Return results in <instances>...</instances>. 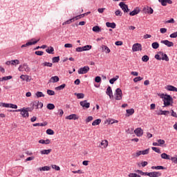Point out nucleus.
I'll return each mask as SVG.
<instances>
[{"label": "nucleus", "mask_w": 177, "mask_h": 177, "mask_svg": "<svg viewBox=\"0 0 177 177\" xmlns=\"http://www.w3.org/2000/svg\"><path fill=\"white\" fill-rule=\"evenodd\" d=\"M161 98H162V101L164 102V107L171 106L173 104V97L169 95L161 94Z\"/></svg>", "instance_id": "obj_1"}, {"label": "nucleus", "mask_w": 177, "mask_h": 177, "mask_svg": "<svg viewBox=\"0 0 177 177\" xmlns=\"http://www.w3.org/2000/svg\"><path fill=\"white\" fill-rule=\"evenodd\" d=\"M123 93L121 92V89L117 88L115 89V93H114V95H113V97L115 100H121V98H122Z\"/></svg>", "instance_id": "obj_2"}, {"label": "nucleus", "mask_w": 177, "mask_h": 177, "mask_svg": "<svg viewBox=\"0 0 177 177\" xmlns=\"http://www.w3.org/2000/svg\"><path fill=\"white\" fill-rule=\"evenodd\" d=\"M38 41H39V39L37 40V39H32L29 40V41H28V43L21 45V48H27L28 46L37 44V43H38Z\"/></svg>", "instance_id": "obj_3"}, {"label": "nucleus", "mask_w": 177, "mask_h": 177, "mask_svg": "<svg viewBox=\"0 0 177 177\" xmlns=\"http://www.w3.org/2000/svg\"><path fill=\"white\" fill-rule=\"evenodd\" d=\"M88 71H89V66H83L79 68V70L77 71V73L79 75H84L88 73Z\"/></svg>", "instance_id": "obj_4"}, {"label": "nucleus", "mask_w": 177, "mask_h": 177, "mask_svg": "<svg viewBox=\"0 0 177 177\" xmlns=\"http://www.w3.org/2000/svg\"><path fill=\"white\" fill-rule=\"evenodd\" d=\"M33 111V107L30 108H21L17 110H10V112H32Z\"/></svg>", "instance_id": "obj_5"}, {"label": "nucleus", "mask_w": 177, "mask_h": 177, "mask_svg": "<svg viewBox=\"0 0 177 177\" xmlns=\"http://www.w3.org/2000/svg\"><path fill=\"white\" fill-rule=\"evenodd\" d=\"M18 70L20 72L26 71L28 73L30 71V68L28 66V64H23V65L19 66Z\"/></svg>", "instance_id": "obj_6"}, {"label": "nucleus", "mask_w": 177, "mask_h": 177, "mask_svg": "<svg viewBox=\"0 0 177 177\" xmlns=\"http://www.w3.org/2000/svg\"><path fill=\"white\" fill-rule=\"evenodd\" d=\"M118 6H120V8H122V10L124 13H129V8L127 7V5L124 3V2H120V3L118 4Z\"/></svg>", "instance_id": "obj_7"}, {"label": "nucleus", "mask_w": 177, "mask_h": 177, "mask_svg": "<svg viewBox=\"0 0 177 177\" xmlns=\"http://www.w3.org/2000/svg\"><path fill=\"white\" fill-rule=\"evenodd\" d=\"M143 176H147L149 177H160V176H161V173H160L159 171H152V172H149L148 174H145Z\"/></svg>", "instance_id": "obj_8"}, {"label": "nucleus", "mask_w": 177, "mask_h": 177, "mask_svg": "<svg viewBox=\"0 0 177 177\" xmlns=\"http://www.w3.org/2000/svg\"><path fill=\"white\" fill-rule=\"evenodd\" d=\"M80 104L84 109H89V106H91V104L89 102H88L87 100H83V101L80 102Z\"/></svg>", "instance_id": "obj_9"}, {"label": "nucleus", "mask_w": 177, "mask_h": 177, "mask_svg": "<svg viewBox=\"0 0 177 177\" xmlns=\"http://www.w3.org/2000/svg\"><path fill=\"white\" fill-rule=\"evenodd\" d=\"M142 50V46L140 44H135L133 47H131V50L133 52H138Z\"/></svg>", "instance_id": "obj_10"}, {"label": "nucleus", "mask_w": 177, "mask_h": 177, "mask_svg": "<svg viewBox=\"0 0 177 177\" xmlns=\"http://www.w3.org/2000/svg\"><path fill=\"white\" fill-rule=\"evenodd\" d=\"M161 44L165 45L167 47L171 48L174 46V44L173 42L168 41V40H162Z\"/></svg>", "instance_id": "obj_11"}, {"label": "nucleus", "mask_w": 177, "mask_h": 177, "mask_svg": "<svg viewBox=\"0 0 177 177\" xmlns=\"http://www.w3.org/2000/svg\"><path fill=\"white\" fill-rule=\"evenodd\" d=\"M79 18H77V17H75L72 19H70L67 21H66L64 23H63V26L64 25H69L70 24L73 23V22H75V21L78 20Z\"/></svg>", "instance_id": "obj_12"}, {"label": "nucleus", "mask_w": 177, "mask_h": 177, "mask_svg": "<svg viewBox=\"0 0 177 177\" xmlns=\"http://www.w3.org/2000/svg\"><path fill=\"white\" fill-rule=\"evenodd\" d=\"M134 133L136 136L141 137L143 135V130H142L140 128H137L135 129Z\"/></svg>", "instance_id": "obj_13"}, {"label": "nucleus", "mask_w": 177, "mask_h": 177, "mask_svg": "<svg viewBox=\"0 0 177 177\" xmlns=\"http://www.w3.org/2000/svg\"><path fill=\"white\" fill-rule=\"evenodd\" d=\"M139 12H140V10L139 8H136L135 10H133V11L130 12L129 15L131 17L136 16L138 14H139Z\"/></svg>", "instance_id": "obj_14"}, {"label": "nucleus", "mask_w": 177, "mask_h": 177, "mask_svg": "<svg viewBox=\"0 0 177 177\" xmlns=\"http://www.w3.org/2000/svg\"><path fill=\"white\" fill-rule=\"evenodd\" d=\"M105 93L108 96L110 97V99H113V91L111 90V86H108L106 88V91Z\"/></svg>", "instance_id": "obj_15"}, {"label": "nucleus", "mask_w": 177, "mask_h": 177, "mask_svg": "<svg viewBox=\"0 0 177 177\" xmlns=\"http://www.w3.org/2000/svg\"><path fill=\"white\" fill-rule=\"evenodd\" d=\"M77 115L76 114H71L70 115H67L66 116V120H77Z\"/></svg>", "instance_id": "obj_16"}, {"label": "nucleus", "mask_w": 177, "mask_h": 177, "mask_svg": "<svg viewBox=\"0 0 177 177\" xmlns=\"http://www.w3.org/2000/svg\"><path fill=\"white\" fill-rule=\"evenodd\" d=\"M156 55H160V57H162V60H165V62H168L169 60L167 55L164 54L162 52H158V54Z\"/></svg>", "instance_id": "obj_17"}, {"label": "nucleus", "mask_w": 177, "mask_h": 177, "mask_svg": "<svg viewBox=\"0 0 177 177\" xmlns=\"http://www.w3.org/2000/svg\"><path fill=\"white\" fill-rule=\"evenodd\" d=\"M162 6H167V3L171 4V0H158Z\"/></svg>", "instance_id": "obj_18"}, {"label": "nucleus", "mask_w": 177, "mask_h": 177, "mask_svg": "<svg viewBox=\"0 0 177 177\" xmlns=\"http://www.w3.org/2000/svg\"><path fill=\"white\" fill-rule=\"evenodd\" d=\"M169 114H170V111H162L160 110L158 113H156V115H168Z\"/></svg>", "instance_id": "obj_19"}, {"label": "nucleus", "mask_w": 177, "mask_h": 177, "mask_svg": "<svg viewBox=\"0 0 177 177\" xmlns=\"http://www.w3.org/2000/svg\"><path fill=\"white\" fill-rule=\"evenodd\" d=\"M165 89H167V91L172 92L177 91V88L170 85L165 86Z\"/></svg>", "instance_id": "obj_20"}, {"label": "nucleus", "mask_w": 177, "mask_h": 177, "mask_svg": "<svg viewBox=\"0 0 177 177\" xmlns=\"http://www.w3.org/2000/svg\"><path fill=\"white\" fill-rule=\"evenodd\" d=\"M33 106H35L36 107V109H41L42 106H43V104H42V102H35L33 103Z\"/></svg>", "instance_id": "obj_21"}, {"label": "nucleus", "mask_w": 177, "mask_h": 177, "mask_svg": "<svg viewBox=\"0 0 177 177\" xmlns=\"http://www.w3.org/2000/svg\"><path fill=\"white\" fill-rule=\"evenodd\" d=\"M29 78H30L29 75H20V79H21V80L23 81H26L29 82L30 81Z\"/></svg>", "instance_id": "obj_22"}, {"label": "nucleus", "mask_w": 177, "mask_h": 177, "mask_svg": "<svg viewBox=\"0 0 177 177\" xmlns=\"http://www.w3.org/2000/svg\"><path fill=\"white\" fill-rule=\"evenodd\" d=\"M45 52H46V53H48L50 55H53L54 54V48L53 46H50L48 47V48H46L45 50Z\"/></svg>", "instance_id": "obj_23"}, {"label": "nucleus", "mask_w": 177, "mask_h": 177, "mask_svg": "<svg viewBox=\"0 0 177 177\" xmlns=\"http://www.w3.org/2000/svg\"><path fill=\"white\" fill-rule=\"evenodd\" d=\"M59 80V78H58V76H54L51 77L50 79V83H57Z\"/></svg>", "instance_id": "obj_24"}, {"label": "nucleus", "mask_w": 177, "mask_h": 177, "mask_svg": "<svg viewBox=\"0 0 177 177\" xmlns=\"http://www.w3.org/2000/svg\"><path fill=\"white\" fill-rule=\"evenodd\" d=\"M92 31L93 32H97V33L101 32V28L98 26H93V28H92Z\"/></svg>", "instance_id": "obj_25"}, {"label": "nucleus", "mask_w": 177, "mask_h": 177, "mask_svg": "<svg viewBox=\"0 0 177 177\" xmlns=\"http://www.w3.org/2000/svg\"><path fill=\"white\" fill-rule=\"evenodd\" d=\"M151 169H156V170H165V169H167V168H165V167H164L162 166H156V167L152 166L151 167Z\"/></svg>", "instance_id": "obj_26"}, {"label": "nucleus", "mask_w": 177, "mask_h": 177, "mask_svg": "<svg viewBox=\"0 0 177 177\" xmlns=\"http://www.w3.org/2000/svg\"><path fill=\"white\" fill-rule=\"evenodd\" d=\"M52 149H44L42 151H41V155H48L50 154V153H51Z\"/></svg>", "instance_id": "obj_27"}, {"label": "nucleus", "mask_w": 177, "mask_h": 177, "mask_svg": "<svg viewBox=\"0 0 177 177\" xmlns=\"http://www.w3.org/2000/svg\"><path fill=\"white\" fill-rule=\"evenodd\" d=\"M39 144H41V145H50V140H48V139H46V140H40L39 141Z\"/></svg>", "instance_id": "obj_28"}, {"label": "nucleus", "mask_w": 177, "mask_h": 177, "mask_svg": "<svg viewBox=\"0 0 177 177\" xmlns=\"http://www.w3.org/2000/svg\"><path fill=\"white\" fill-rule=\"evenodd\" d=\"M136 153H142V154H143V156L148 155V153H149V149H147L143 150V151H136Z\"/></svg>", "instance_id": "obj_29"}, {"label": "nucleus", "mask_w": 177, "mask_h": 177, "mask_svg": "<svg viewBox=\"0 0 177 177\" xmlns=\"http://www.w3.org/2000/svg\"><path fill=\"white\" fill-rule=\"evenodd\" d=\"M105 26L113 29L115 28V24L114 23L106 22L105 23Z\"/></svg>", "instance_id": "obj_30"}, {"label": "nucleus", "mask_w": 177, "mask_h": 177, "mask_svg": "<svg viewBox=\"0 0 177 177\" xmlns=\"http://www.w3.org/2000/svg\"><path fill=\"white\" fill-rule=\"evenodd\" d=\"M100 124H101V119H97V120H93V122H92V126H93V127L100 125Z\"/></svg>", "instance_id": "obj_31"}, {"label": "nucleus", "mask_w": 177, "mask_h": 177, "mask_svg": "<svg viewBox=\"0 0 177 177\" xmlns=\"http://www.w3.org/2000/svg\"><path fill=\"white\" fill-rule=\"evenodd\" d=\"M11 64V66H16L20 64V62L18 59L8 61Z\"/></svg>", "instance_id": "obj_32"}, {"label": "nucleus", "mask_w": 177, "mask_h": 177, "mask_svg": "<svg viewBox=\"0 0 177 177\" xmlns=\"http://www.w3.org/2000/svg\"><path fill=\"white\" fill-rule=\"evenodd\" d=\"M4 108H10V109H17V105L14 104H10L7 106H3Z\"/></svg>", "instance_id": "obj_33"}, {"label": "nucleus", "mask_w": 177, "mask_h": 177, "mask_svg": "<svg viewBox=\"0 0 177 177\" xmlns=\"http://www.w3.org/2000/svg\"><path fill=\"white\" fill-rule=\"evenodd\" d=\"M47 123L46 122H44V123H36V124H33L32 126L34 127H45L46 126Z\"/></svg>", "instance_id": "obj_34"}, {"label": "nucleus", "mask_w": 177, "mask_h": 177, "mask_svg": "<svg viewBox=\"0 0 177 177\" xmlns=\"http://www.w3.org/2000/svg\"><path fill=\"white\" fill-rule=\"evenodd\" d=\"M41 66H42V67H53V64L50 62H44L41 64Z\"/></svg>", "instance_id": "obj_35"}, {"label": "nucleus", "mask_w": 177, "mask_h": 177, "mask_svg": "<svg viewBox=\"0 0 177 177\" xmlns=\"http://www.w3.org/2000/svg\"><path fill=\"white\" fill-rule=\"evenodd\" d=\"M20 112V115H21V117L23 118H28L29 117V113L27 111H19Z\"/></svg>", "instance_id": "obj_36"}, {"label": "nucleus", "mask_w": 177, "mask_h": 177, "mask_svg": "<svg viewBox=\"0 0 177 177\" xmlns=\"http://www.w3.org/2000/svg\"><path fill=\"white\" fill-rule=\"evenodd\" d=\"M161 158L164 160H170V156L167 155V153H161Z\"/></svg>", "instance_id": "obj_37"}, {"label": "nucleus", "mask_w": 177, "mask_h": 177, "mask_svg": "<svg viewBox=\"0 0 177 177\" xmlns=\"http://www.w3.org/2000/svg\"><path fill=\"white\" fill-rule=\"evenodd\" d=\"M102 51H104L105 53L108 54L110 53L111 50L110 48H108L106 46L102 45Z\"/></svg>", "instance_id": "obj_38"}, {"label": "nucleus", "mask_w": 177, "mask_h": 177, "mask_svg": "<svg viewBox=\"0 0 177 177\" xmlns=\"http://www.w3.org/2000/svg\"><path fill=\"white\" fill-rule=\"evenodd\" d=\"M39 169L41 171H50V167H48V166H44V167H39Z\"/></svg>", "instance_id": "obj_39"}, {"label": "nucleus", "mask_w": 177, "mask_h": 177, "mask_svg": "<svg viewBox=\"0 0 177 177\" xmlns=\"http://www.w3.org/2000/svg\"><path fill=\"white\" fill-rule=\"evenodd\" d=\"M151 46L153 49H158V48L160 47V44H158V42H153L152 43Z\"/></svg>", "instance_id": "obj_40"}, {"label": "nucleus", "mask_w": 177, "mask_h": 177, "mask_svg": "<svg viewBox=\"0 0 177 177\" xmlns=\"http://www.w3.org/2000/svg\"><path fill=\"white\" fill-rule=\"evenodd\" d=\"M126 113H127L129 115H133V113H135V110L133 109H127L126 110Z\"/></svg>", "instance_id": "obj_41"}, {"label": "nucleus", "mask_w": 177, "mask_h": 177, "mask_svg": "<svg viewBox=\"0 0 177 177\" xmlns=\"http://www.w3.org/2000/svg\"><path fill=\"white\" fill-rule=\"evenodd\" d=\"M65 87H66V84H63L61 86H58L55 87V90L56 91H62V90L64 89Z\"/></svg>", "instance_id": "obj_42"}, {"label": "nucleus", "mask_w": 177, "mask_h": 177, "mask_svg": "<svg viewBox=\"0 0 177 177\" xmlns=\"http://www.w3.org/2000/svg\"><path fill=\"white\" fill-rule=\"evenodd\" d=\"M35 95H36V97H38V98L45 97L44 93H42V92H41V91L36 92V94H35Z\"/></svg>", "instance_id": "obj_43"}, {"label": "nucleus", "mask_w": 177, "mask_h": 177, "mask_svg": "<svg viewBox=\"0 0 177 177\" xmlns=\"http://www.w3.org/2000/svg\"><path fill=\"white\" fill-rule=\"evenodd\" d=\"M89 14H91V12L83 13V14H82V15H80L79 16H76L75 17H77V19H80V18L84 17L85 16H88Z\"/></svg>", "instance_id": "obj_44"}, {"label": "nucleus", "mask_w": 177, "mask_h": 177, "mask_svg": "<svg viewBox=\"0 0 177 177\" xmlns=\"http://www.w3.org/2000/svg\"><path fill=\"white\" fill-rule=\"evenodd\" d=\"M75 95H76L77 99H83L85 97V95L83 93H75Z\"/></svg>", "instance_id": "obj_45"}, {"label": "nucleus", "mask_w": 177, "mask_h": 177, "mask_svg": "<svg viewBox=\"0 0 177 177\" xmlns=\"http://www.w3.org/2000/svg\"><path fill=\"white\" fill-rule=\"evenodd\" d=\"M46 109H48V110H54V109H55V106H54L53 104H48L46 105Z\"/></svg>", "instance_id": "obj_46"}, {"label": "nucleus", "mask_w": 177, "mask_h": 177, "mask_svg": "<svg viewBox=\"0 0 177 177\" xmlns=\"http://www.w3.org/2000/svg\"><path fill=\"white\" fill-rule=\"evenodd\" d=\"M149 60V57H148L147 55H143V57H142V62H148Z\"/></svg>", "instance_id": "obj_47"}, {"label": "nucleus", "mask_w": 177, "mask_h": 177, "mask_svg": "<svg viewBox=\"0 0 177 177\" xmlns=\"http://www.w3.org/2000/svg\"><path fill=\"white\" fill-rule=\"evenodd\" d=\"M117 80H118V75H115V77L114 78L110 79V84H113L114 82H115V81H117Z\"/></svg>", "instance_id": "obj_48"}, {"label": "nucleus", "mask_w": 177, "mask_h": 177, "mask_svg": "<svg viewBox=\"0 0 177 177\" xmlns=\"http://www.w3.org/2000/svg\"><path fill=\"white\" fill-rule=\"evenodd\" d=\"M88 50H89L88 49L81 48L80 47L76 48V52H77V53H81V52H83V51H88Z\"/></svg>", "instance_id": "obj_49"}, {"label": "nucleus", "mask_w": 177, "mask_h": 177, "mask_svg": "<svg viewBox=\"0 0 177 177\" xmlns=\"http://www.w3.org/2000/svg\"><path fill=\"white\" fill-rule=\"evenodd\" d=\"M82 49H84V50H91L92 49V46H89V45H86V46H82V47H79Z\"/></svg>", "instance_id": "obj_50"}, {"label": "nucleus", "mask_w": 177, "mask_h": 177, "mask_svg": "<svg viewBox=\"0 0 177 177\" xmlns=\"http://www.w3.org/2000/svg\"><path fill=\"white\" fill-rule=\"evenodd\" d=\"M46 135H50V136L54 135V131L52 130V129H46Z\"/></svg>", "instance_id": "obj_51"}, {"label": "nucleus", "mask_w": 177, "mask_h": 177, "mask_svg": "<svg viewBox=\"0 0 177 177\" xmlns=\"http://www.w3.org/2000/svg\"><path fill=\"white\" fill-rule=\"evenodd\" d=\"M147 13L149 15H152L153 13V10H152V8L147 7Z\"/></svg>", "instance_id": "obj_52"}, {"label": "nucleus", "mask_w": 177, "mask_h": 177, "mask_svg": "<svg viewBox=\"0 0 177 177\" xmlns=\"http://www.w3.org/2000/svg\"><path fill=\"white\" fill-rule=\"evenodd\" d=\"M151 149H152V151L156 152V153H161V151L160 150L159 148H157V147H151Z\"/></svg>", "instance_id": "obj_53"}, {"label": "nucleus", "mask_w": 177, "mask_h": 177, "mask_svg": "<svg viewBox=\"0 0 177 177\" xmlns=\"http://www.w3.org/2000/svg\"><path fill=\"white\" fill-rule=\"evenodd\" d=\"M101 146L104 148H106V146H108V142L106 140H102V142H101Z\"/></svg>", "instance_id": "obj_54"}, {"label": "nucleus", "mask_w": 177, "mask_h": 177, "mask_svg": "<svg viewBox=\"0 0 177 177\" xmlns=\"http://www.w3.org/2000/svg\"><path fill=\"white\" fill-rule=\"evenodd\" d=\"M93 120V117L89 116L88 117V118H86V120H84V122H86V124H88V122H91Z\"/></svg>", "instance_id": "obj_55"}, {"label": "nucleus", "mask_w": 177, "mask_h": 177, "mask_svg": "<svg viewBox=\"0 0 177 177\" xmlns=\"http://www.w3.org/2000/svg\"><path fill=\"white\" fill-rule=\"evenodd\" d=\"M143 155V153H135L133 154H131V156H133V158H138L139 156Z\"/></svg>", "instance_id": "obj_56"}, {"label": "nucleus", "mask_w": 177, "mask_h": 177, "mask_svg": "<svg viewBox=\"0 0 177 177\" xmlns=\"http://www.w3.org/2000/svg\"><path fill=\"white\" fill-rule=\"evenodd\" d=\"M46 94H48L50 96H53L55 95V92L52 90H47L46 91Z\"/></svg>", "instance_id": "obj_57"}, {"label": "nucleus", "mask_w": 177, "mask_h": 177, "mask_svg": "<svg viewBox=\"0 0 177 177\" xmlns=\"http://www.w3.org/2000/svg\"><path fill=\"white\" fill-rule=\"evenodd\" d=\"M59 62V57H53V63H58Z\"/></svg>", "instance_id": "obj_58"}, {"label": "nucleus", "mask_w": 177, "mask_h": 177, "mask_svg": "<svg viewBox=\"0 0 177 177\" xmlns=\"http://www.w3.org/2000/svg\"><path fill=\"white\" fill-rule=\"evenodd\" d=\"M142 80H143V78L140 77H135L133 79V82L135 83H137L138 82L142 81Z\"/></svg>", "instance_id": "obj_59"}, {"label": "nucleus", "mask_w": 177, "mask_h": 177, "mask_svg": "<svg viewBox=\"0 0 177 177\" xmlns=\"http://www.w3.org/2000/svg\"><path fill=\"white\" fill-rule=\"evenodd\" d=\"M115 15L117 17H121V15H122L123 13L121 12V11H120V10H117V11H115Z\"/></svg>", "instance_id": "obj_60"}, {"label": "nucleus", "mask_w": 177, "mask_h": 177, "mask_svg": "<svg viewBox=\"0 0 177 177\" xmlns=\"http://www.w3.org/2000/svg\"><path fill=\"white\" fill-rule=\"evenodd\" d=\"M12 77L11 76H8V77H3V78H1V80L0 81H7L8 80H11Z\"/></svg>", "instance_id": "obj_61"}, {"label": "nucleus", "mask_w": 177, "mask_h": 177, "mask_svg": "<svg viewBox=\"0 0 177 177\" xmlns=\"http://www.w3.org/2000/svg\"><path fill=\"white\" fill-rule=\"evenodd\" d=\"M129 177H140V176L138 175L137 174L131 173L129 174Z\"/></svg>", "instance_id": "obj_62"}, {"label": "nucleus", "mask_w": 177, "mask_h": 177, "mask_svg": "<svg viewBox=\"0 0 177 177\" xmlns=\"http://www.w3.org/2000/svg\"><path fill=\"white\" fill-rule=\"evenodd\" d=\"M170 38H177V32H173V34L170 35Z\"/></svg>", "instance_id": "obj_63"}, {"label": "nucleus", "mask_w": 177, "mask_h": 177, "mask_svg": "<svg viewBox=\"0 0 177 177\" xmlns=\"http://www.w3.org/2000/svg\"><path fill=\"white\" fill-rule=\"evenodd\" d=\"M170 160H171L173 162L177 164V158L176 157H171V159H169Z\"/></svg>", "instance_id": "obj_64"}]
</instances>
